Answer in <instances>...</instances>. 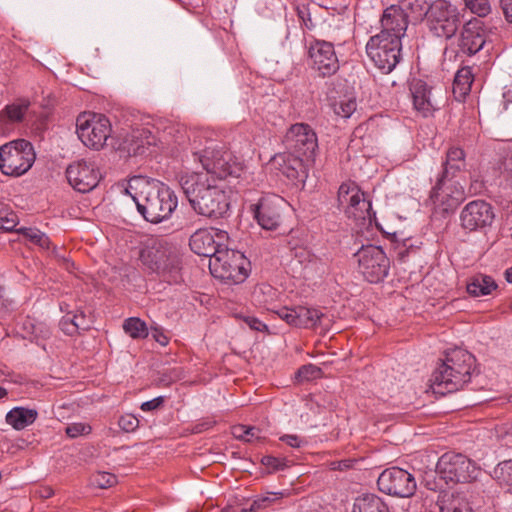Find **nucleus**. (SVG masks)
<instances>
[{
    "label": "nucleus",
    "mask_w": 512,
    "mask_h": 512,
    "mask_svg": "<svg viewBox=\"0 0 512 512\" xmlns=\"http://www.w3.org/2000/svg\"><path fill=\"white\" fill-rule=\"evenodd\" d=\"M125 192L135 202L140 215L153 224L170 218L178 205L177 196L168 185L144 176L132 177Z\"/></svg>",
    "instance_id": "obj_1"
},
{
    "label": "nucleus",
    "mask_w": 512,
    "mask_h": 512,
    "mask_svg": "<svg viewBox=\"0 0 512 512\" xmlns=\"http://www.w3.org/2000/svg\"><path fill=\"white\" fill-rule=\"evenodd\" d=\"M192 209L205 217H222L229 209L224 187L206 173L181 171L176 176Z\"/></svg>",
    "instance_id": "obj_2"
},
{
    "label": "nucleus",
    "mask_w": 512,
    "mask_h": 512,
    "mask_svg": "<svg viewBox=\"0 0 512 512\" xmlns=\"http://www.w3.org/2000/svg\"><path fill=\"white\" fill-rule=\"evenodd\" d=\"M475 369V357L467 350L455 348L446 353L445 359L431 376L434 393L445 395L462 389L470 382Z\"/></svg>",
    "instance_id": "obj_3"
},
{
    "label": "nucleus",
    "mask_w": 512,
    "mask_h": 512,
    "mask_svg": "<svg viewBox=\"0 0 512 512\" xmlns=\"http://www.w3.org/2000/svg\"><path fill=\"white\" fill-rule=\"evenodd\" d=\"M141 263L168 283L182 279V261L177 248L163 239H149L140 251Z\"/></svg>",
    "instance_id": "obj_4"
},
{
    "label": "nucleus",
    "mask_w": 512,
    "mask_h": 512,
    "mask_svg": "<svg viewBox=\"0 0 512 512\" xmlns=\"http://www.w3.org/2000/svg\"><path fill=\"white\" fill-rule=\"evenodd\" d=\"M211 274L227 284L243 283L250 272V261L237 250L220 249V252L209 260Z\"/></svg>",
    "instance_id": "obj_5"
},
{
    "label": "nucleus",
    "mask_w": 512,
    "mask_h": 512,
    "mask_svg": "<svg viewBox=\"0 0 512 512\" xmlns=\"http://www.w3.org/2000/svg\"><path fill=\"white\" fill-rule=\"evenodd\" d=\"M35 159L33 145L25 139L14 140L0 147V170L7 176L24 175L32 167Z\"/></svg>",
    "instance_id": "obj_6"
},
{
    "label": "nucleus",
    "mask_w": 512,
    "mask_h": 512,
    "mask_svg": "<svg viewBox=\"0 0 512 512\" xmlns=\"http://www.w3.org/2000/svg\"><path fill=\"white\" fill-rule=\"evenodd\" d=\"M436 472L446 484H457L476 480L481 469L465 455L447 452L438 459Z\"/></svg>",
    "instance_id": "obj_7"
},
{
    "label": "nucleus",
    "mask_w": 512,
    "mask_h": 512,
    "mask_svg": "<svg viewBox=\"0 0 512 512\" xmlns=\"http://www.w3.org/2000/svg\"><path fill=\"white\" fill-rule=\"evenodd\" d=\"M402 43L397 37L375 34L366 44V52L383 73H390L401 60Z\"/></svg>",
    "instance_id": "obj_8"
},
{
    "label": "nucleus",
    "mask_w": 512,
    "mask_h": 512,
    "mask_svg": "<svg viewBox=\"0 0 512 512\" xmlns=\"http://www.w3.org/2000/svg\"><path fill=\"white\" fill-rule=\"evenodd\" d=\"M338 207L344 213L356 221L372 222L375 213L372 211V203L366 198L365 193L352 181L340 185L337 193Z\"/></svg>",
    "instance_id": "obj_9"
},
{
    "label": "nucleus",
    "mask_w": 512,
    "mask_h": 512,
    "mask_svg": "<svg viewBox=\"0 0 512 512\" xmlns=\"http://www.w3.org/2000/svg\"><path fill=\"white\" fill-rule=\"evenodd\" d=\"M77 134L81 142L94 150L102 149L112 132L109 119L96 113H83L76 120Z\"/></svg>",
    "instance_id": "obj_10"
},
{
    "label": "nucleus",
    "mask_w": 512,
    "mask_h": 512,
    "mask_svg": "<svg viewBox=\"0 0 512 512\" xmlns=\"http://www.w3.org/2000/svg\"><path fill=\"white\" fill-rule=\"evenodd\" d=\"M358 272L370 283H379L388 275L390 261L379 246H362L355 254Z\"/></svg>",
    "instance_id": "obj_11"
},
{
    "label": "nucleus",
    "mask_w": 512,
    "mask_h": 512,
    "mask_svg": "<svg viewBox=\"0 0 512 512\" xmlns=\"http://www.w3.org/2000/svg\"><path fill=\"white\" fill-rule=\"evenodd\" d=\"M426 24L435 36L449 39L460 25V13L448 1L436 0L430 4Z\"/></svg>",
    "instance_id": "obj_12"
},
{
    "label": "nucleus",
    "mask_w": 512,
    "mask_h": 512,
    "mask_svg": "<svg viewBox=\"0 0 512 512\" xmlns=\"http://www.w3.org/2000/svg\"><path fill=\"white\" fill-rule=\"evenodd\" d=\"M377 486L382 493L399 498H410L417 490L415 477L399 467L383 470L377 478Z\"/></svg>",
    "instance_id": "obj_13"
},
{
    "label": "nucleus",
    "mask_w": 512,
    "mask_h": 512,
    "mask_svg": "<svg viewBox=\"0 0 512 512\" xmlns=\"http://www.w3.org/2000/svg\"><path fill=\"white\" fill-rule=\"evenodd\" d=\"M284 145L287 151L304 156L307 161H311L318 147L317 136L308 124L296 123L286 132Z\"/></svg>",
    "instance_id": "obj_14"
},
{
    "label": "nucleus",
    "mask_w": 512,
    "mask_h": 512,
    "mask_svg": "<svg viewBox=\"0 0 512 512\" xmlns=\"http://www.w3.org/2000/svg\"><path fill=\"white\" fill-rule=\"evenodd\" d=\"M459 218L464 230L474 232L491 226L495 213L490 203L484 200H473L463 207Z\"/></svg>",
    "instance_id": "obj_15"
},
{
    "label": "nucleus",
    "mask_w": 512,
    "mask_h": 512,
    "mask_svg": "<svg viewBox=\"0 0 512 512\" xmlns=\"http://www.w3.org/2000/svg\"><path fill=\"white\" fill-rule=\"evenodd\" d=\"M227 238L228 234L223 230L215 228L199 229L191 235L189 246L195 254L209 257L210 260L211 258H215L218 252H220V249L226 247L223 242L227 240Z\"/></svg>",
    "instance_id": "obj_16"
},
{
    "label": "nucleus",
    "mask_w": 512,
    "mask_h": 512,
    "mask_svg": "<svg viewBox=\"0 0 512 512\" xmlns=\"http://www.w3.org/2000/svg\"><path fill=\"white\" fill-rule=\"evenodd\" d=\"M66 178L73 189L87 193L98 185L101 175L94 162L79 160L66 168Z\"/></svg>",
    "instance_id": "obj_17"
},
{
    "label": "nucleus",
    "mask_w": 512,
    "mask_h": 512,
    "mask_svg": "<svg viewBox=\"0 0 512 512\" xmlns=\"http://www.w3.org/2000/svg\"><path fill=\"white\" fill-rule=\"evenodd\" d=\"M308 52L313 69L321 76H331L339 70V60L332 42L314 39Z\"/></svg>",
    "instance_id": "obj_18"
},
{
    "label": "nucleus",
    "mask_w": 512,
    "mask_h": 512,
    "mask_svg": "<svg viewBox=\"0 0 512 512\" xmlns=\"http://www.w3.org/2000/svg\"><path fill=\"white\" fill-rule=\"evenodd\" d=\"M430 197L435 205L440 206L443 211L449 212L465 199V191L459 182L453 181L452 177H439L432 188Z\"/></svg>",
    "instance_id": "obj_19"
},
{
    "label": "nucleus",
    "mask_w": 512,
    "mask_h": 512,
    "mask_svg": "<svg viewBox=\"0 0 512 512\" xmlns=\"http://www.w3.org/2000/svg\"><path fill=\"white\" fill-rule=\"evenodd\" d=\"M284 199L277 196L262 197L254 208V217L258 224L266 230H275L281 221Z\"/></svg>",
    "instance_id": "obj_20"
},
{
    "label": "nucleus",
    "mask_w": 512,
    "mask_h": 512,
    "mask_svg": "<svg viewBox=\"0 0 512 512\" xmlns=\"http://www.w3.org/2000/svg\"><path fill=\"white\" fill-rule=\"evenodd\" d=\"M305 162H308L304 156L294 155L290 151L275 155L272 160V166L279 170L292 182H304L307 177V168Z\"/></svg>",
    "instance_id": "obj_21"
},
{
    "label": "nucleus",
    "mask_w": 512,
    "mask_h": 512,
    "mask_svg": "<svg viewBox=\"0 0 512 512\" xmlns=\"http://www.w3.org/2000/svg\"><path fill=\"white\" fill-rule=\"evenodd\" d=\"M160 149H174L185 144L188 139L187 129L183 124L168 119L159 120L153 127Z\"/></svg>",
    "instance_id": "obj_22"
},
{
    "label": "nucleus",
    "mask_w": 512,
    "mask_h": 512,
    "mask_svg": "<svg viewBox=\"0 0 512 512\" xmlns=\"http://www.w3.org/2000/svg\"><path fill=\"white\" fill-rule=\"evenodd\" d=\"M410 23L405 18L401 9L396 5H391L384 9L380 18V32L379 35L388 37H397L398 40L405 36L408 25Z\"/></svg>",
    "instance_id": "obj_23"
},
{
    "label": "nucleus",
    "mask_w": 512,
    "mask_h": 512,
    "mask_svg": "<svg viewBox=\"0 0 512 512\" xmlns=\"http://www.w3.org/2000/svg\"><path fill=\"white\" fill-rule=\"evenodd\" d=\"M485 44V33L478 21L468 22L463 26L459 38V52L473 56L479 52Z\"/></svg>",
    "instance_id": "obj_24"
},
{
    "label": "nucleus",
    "mask_w": 512,
    "mask_h": 512,
    "mask_svg": "<svg viewBox=\"0 0 512 512\" xmlns=\"http://www.w3.org/2000/svg\"><path fill=\"white\" fill-rule=\"evenodd\" d=\"M242 170L241 163L231 151L224 148L218 162L206 164V174L219 183L228 176H238Z\"/></svg>",
    "instance_id": "obj_25"
},
{
    "label": "nucleus",
    "mask_w": 512,
    "mask_h": 512,
    "mask_svg": "<svg viewBox=\"0 0 512 512\" xmlns=\"http://www.w3.org/2000/svg\"><path fill=\"white\" fill-rule=\"evenodd\" d=\"M242 170L241 163L231 151L224 148L218 162L206 164V174L219 183L228 176H238Z\"/></svg>",
    "instance_id": "obj_26"
},
{
    "label": "nucleus",
    "mask_w": 512,
    "mask_h": 512,
    "mask_svg": "<svg viewBox=\"0 0 512 512\" xmlns=\"http://www.w3.org/2000/svg\"><path fill=\"white\" fill-rule=\"evenodd\" d=\"M291 269L299 277L311 278L315 273L321 270L320 260L307 248L299 247L293 251V257L290 261Z\"/></svg>",
    "instance_id": "obj_27"
},
{
    "label": "nucleus",
    "mask_w": 512,
    "mask_h": 512,
    "mask_svg": "<svg viewBox=\"0 0 512 512\" xmlns=\"http://www.w3.org/2000/svg\"><path fill=\"white\" fill-rule=\"evenodd\" d=\"M410 92L415 110L424 117L432 115L436 110V103L432 98L431 87L421 79H413L410 83Z\"/></svg>",
    "instance_id": "obj_28"
},
{
    "label": "nucleus",
    "mask_w": 512,
    "mask_h": 512,
    "mask_svg": "<svg viewBox=\"0 0 512 512\" xmlns=\"http://www.w3.org/2000/svg\"><path fill=\"white\" fill-rule=\"evenodd\" d=\"M30 106L29 100L20 99L0 111V135L10 133L14 126L23 121Z\"/></svg>",
    "instance_id": "obj_29"
},
{
    "label": "nucleus",
    "mask_w": 512,
    "mask_h": 512,
    "mask_svg": "<svg viewBox=\"0 0 512 512\" xmlns=\"http://www.w3.org/2000/svg\"><path fill=\"white\" fill-rule=\"evenodd\" d=\"M430 4V0H401L396 6L411 25H417L427 18Z\"/></svg>",
    "instance_id": "obj_30"
},
{
    "label": "nucleus",
    "mask_w": 512,
    "mask_h": 512,
    "mask_svg": "<svg viewBox=\"0 0 512 512\" xmlns=\"http://www.w3.org/2000/svg\"><path fill=\"white\" fill-rule=\"evenodd\" d=\"M128 151L133 155H141L145 153V149L150 146H157V137L155 130L149 128H141L133 130L129 136Z\"/></svg>",
    "instance_id": "obj_31"
},
{
    "label": "nucleus",
    "mask_w": 512,
    "mask_h": 512,
    "mask_svg": "<svg viewBox=\"0 0 512 512\" xmlns=\"http://www.w3.org/2000/svg\"><path fill=\"white\" fill-rule=\"evenodd\" d=\"M38 417L36 409L14 407L6 414V422L15 430H23L33 424Z\"/></svg>",
    "instance_id": "obj_32"
},
{
    "label": "nucleus",
    "mask_w": 512,
    "mask_h": 512,
    "mask_svg": "<svg viewBox=\"0 0 512 512\" xmlns=\"http://www.w3.org/2000/svg\"><path fill=\"white\" fill-rule=\"evenodd\" d=\"M466 166L465 153L459 147H451L446 153V160L443 163V171L439 177H452L462 171Z\"/></svg>",
    "instance_id": "obj_33"
},
{
    "label": "nucleus",
    "mask_w": 512,
    "mask_h": 512,
    "mask_svg": "<svg viewBox=\"0 0 512 512\" xmlns=\"http://www.w3.org/2000/svg\"><path fill=\"white\" fill-rule=\"evenodd\" d=\"M474 76L470 67L459 69L453 81V95L459 102L463 101L471 91Z\"/></svg>",
    "instance_id": "obj_34"
},
{
    "label": "nucleus",
    "mask_w": 512,
    "mask_h": 512,
    "mask_svg": "<svg viewBox=\"0 0 512 512\" xmlns=\"http://www.w3.org/2000/svg\"><path fill=\"white\" fill-rule=\"evenodd\" d=\"M352 512H389V509L378 495L364 494L356 498Z\"/></svg>",
    "instance_id": "obj_35"
},
{
    "label": "nucleus",
    "mask_w": 512,
    "mask_h": 512,
    "mask_svg": "<svg viewBox=\"0 0 512 512\" xmlns=\"http://www.w3.org/2000/svg\"><path fill=\"white\" fill-rule=\"evenodd\" d=\"M437 505L439 512H472L467 500L459 494L444 493L439 497Z\"/></svg>",
    "instance_id": "obj_36"
},
{
    "label": "nucleus",
    "mask_w": 512,
    "mask_h": 512,
    "mask_svg": "<svg viewBox=\"0 0 512 512\" xmlns=\"http://www.w3.org/2000/svg\"><path fill=\"white\" fill-rule=\"evenodd\" d=\"M323 316L324 314L317 309L297 306L295 307V327L314 328L321 323Z\"/></svg>",
    "instance_id": "obj_37"
},
{
    "label": "nucleus",
    "mask_w": 512,
    "mask_h": 512,
    "mask_svg": "<svg viewBox=\"0 0 512 512\" xmlns=\"http://www.w3.org/2000/svg\"><path fill=\"white\" fill-rule=\"evenodd\" d=\"M497 288L491 276L477 275L467 284V292L474 297L485 296Z\"/></svg>",
    "instance_id": "obj_38"
},
{
    "label": "nucleus",
    "mask_w": 512,
    "mask_h": 512,
    "mask_svg": "<svg viewBox=\"0 0 512 512\" xmlns=\"http://www.w3.org/2000/svg\"><path fill=\"white\" fill-rule=\"evenodd\" d=\"M224 148L225 147L223 145L210 142L203 150L193 152L194 161L199 162L206 171V164H216Z\"/></svg>",
    "instance_id": "obj_39"
},
{
    "label": "nucleus",
    "mask_w": 512,
    "mask_h": 512,
    "mask_svg": "<svg viewBox=\"0 0 512 512\" xmlns=\"http://www.w3.org/2000/svg\"><path fill=\"white\" fill-rule=\"evenodd\" d=\"M124 331L132 338H146L149 334L147 325L139 318L131 317L124 321Z\"/></svg>",
    "instance_id": "obj_40"
},
{
    "label": "nucleus",
    "mask_w": 512,
    "mask_h": 512,
    "mask_svg": "<svg viewBox=\"0 0 512 512\" xmlns=\"http://www.w3.org/2000/svg\"><path fill=\"white\" fill-rule=\"evenodd\" d=\"M275 297L276 290L271 285L268 284L258 285L253 292L254 300L259 305H263L266 308L269 307L268 305L271 304Z\"/></svg>",
    "instance_id": "obj_41"
},
{
    "label": "nucleus",
    "mask_w": 512,
    "mask_h": 512,
    "mask_svg": "<svg viewBox=\"0 0 512 512\" xmlns=\"http://www.w3.org/2000/svg\"><path fill=\"white\" fill-rule=\"evenodd\" d=\"M232 434L235 438L246 442H252L254 440L260 439V430L256 427L251 426H234L232 429Z\"/></svg>",
    "instance_id": "obj_42"
},
{
    "label": "nucleus",
    "mask_w": 512,
    "mask_h": 512,
    "mask_svg": "<svg viewBox=\"0 0 512 512\" xmlns=\"http://www.w3.org/2000/svg\"><path fill=\"white\" fill-rule=\"evenodd\" d=\"M20 231L33 243L39 245L41 248L49 249L50 239L49 237L35 228H21Z\"/></svg>",
    "instance_id": "obj_43"
},
{
    "label": "nucleus",
    "mask_w": 512,
    "mask_h": 512,
    "mask_svg": "<svg viewBox=\"0 0 512 512\" xmlns=\"http://www.w3.org/2000/svg\"><path fill=\"white\" fill-rule=\"evenodd\" d=\"M93 486L100 489H107L117 483V477L109 472H97L91 478Z\"/></svg>",
    "instance_id": "obj_44"
},
{
    "label": "nucleus",
    "mask_w": 512,
    "mask_h": 512,
    "mask_svg": "<svg viewBox=\"0 0 512 512\" xmlns=\"http://www.w3.org/2000/svg\"><path fill=\"white\" fill-rule=\"evenodd\" d=\"M17 224V216L0 202V229L11 231Z\"/></svg>",
    "instance_id": "obj_45"
},
{
    "label": "nucleus",
    "mask_w": 512,
    "mask_h": 512,
    "mask_svg": "<svg viewBox=\"0 0 512 512\" xmlns=\"http://www.w3.org/2000/svg\"><path fill=\"white\" fill-rule=\"evenodd\" d=\"M465 6L479 17H485L491 12L489 0H463Z\"/></svg>",
    "instance_id": "obj_46"
},
{
    "label": "nucleus",
    "mask_w": 512,
    "mask_h": 512,
    "mask_svg": "<svg viewBox=\"0 0 512 512\" xmlns=\"http://www.w3.org/2000/svg\"><path fill=\"white\" fill-rule=\"evenodd\" d=\"M357 103L354 98L342 99L334 105V111L343 118H349L356 110Z\"/></svg>",
    "instance_id": "obj_47"
},
{
    "label": "nucleus",
    "mask_w": 512,
    "mask_h": 512,
    "mask_svg": "<svg viewBox=\"0 0 512 512\" xmlns=\"http://www.w3.org/2000/svg\"><path fill=\"white\" fill-rule=\"evenodd\" d=\"M261 464L266 467L268 473L281 471L288 467V461L285 458H278L271 455L263 456Z\"/></svg>",
    "instance_id": "obj_48"
},
{
    "label": "nucleus",
    "mask_w": 512,
    "mask_h": 512,
    "mask_svg": "<svg viewBox=\"0 0 512 512\" xmlns=\"http://www.w3.org/2000/svg\"><path fill=\"white\" fill-rule=\"evenodd\" d=\"M321 369L313 364L301 366L296 372V379L299 382L310 381L320 376Z\"/></svg>",
    "instance_id": "obj_49"
},
{
    "label": "nucleus",
    "mask_w": 512,
    "mask_h": 512,
    "mask_svg": "<svg viewBox=\"0 0 512 512\" xmlns=\"http://www.w3.org/2000/svg\"><path fill=\"white\" fill-rule=\"evenodd\" d=\"M495 474L501 481L512 485V459L499 463L495 468Z\"/></svg>",
    "instance_id": "obj_50"
},
{
    "label": "nucleus",
    "mask_w": 512,
    "mask_h": 512,
    "mask_svg": "<svg viewBox=\"0 0 512 512\" xmlns=\"http://www.w3.org/2000/svg\"><path fill=\"white\" fill-rule=\"evenodd\" d=\"M118 425L124 432H134L139 426L138 418L133 414H124L118 420Z\"/></svg>",
    "instance_id": "obj_51"
},
{
    "label": "nucleus",
    "mask_w": 512,
    "mask_h": 512,
    "mask_svg": "<svg viewBox=\"0 0 512 512\" xmlns=\"http://www.w3.org/2000/svg\"><path fill=\"white\" fill-rule=\"evenodd\" d=\"M65 431L70 438H76L81 435L89 434L91 427L84 423H72L66 427Z\"/></svg>",
    "instance_id": "obj_52"
},
{
    "label": "nucleus",
    "mask_w": 512,
    "mask_h": 512,
    "mask_svg": "<svg viewBox=\"0 0 512 512\" xmlns=\"http://www.w3.org/2000/svg\"><path fill=\"white\" fill-rule=\"evenodd\" d=\"M267 310L275 313L280 319L284 320L287 324L295 327V307H282L278 310H274L267 307Z\"/></svg>",
    "instance_id": "obj_53"
},
{
    "label": "nucleus",
    "mask_w": 512,
    "mask_h": 512,
    "mask_svg": "<svg viewBox=\"0 0 512 512\" xmlns=\"http://www.w3.org/2000/svg\"><path fill=\"white\" fill-rule=\"evenodd\" d=\"M276 493H269L267 496L258 497L251 503L249 507V511L256 512L262 508L268 507L275 499H278L276 497Z\"/></svg>",
    "instance_id": "obj_54"
},
{
    "label": "nucleus",
    "mask_w": 512,
    "mask_h": 512,
    "mask_svg": "<svg viewBox=\"0 0 512 512\" xmlns=\"http://www.w3.org/2000/svg\"><path fill=\"white\" fill-rule=\"evenodd\" d=\"M60 328L66 335H74L79 332L78 327H76V324L74 323V320L71 316V314H67L60 320Z\"/></svg>",
    "instance_id": "obj_55"
},
{
    "label": "nucleus",
    "mask_w": 512,
    "mask_h": 512,
    "mask_svg": "<svg viewBox=\"0 0 512 512\" xmlns=\"http://www.w3.org/2000/svg\"><path fill=\"white\" fill-rule=\"evenodd\" d=\"M279 440L284 442L288 446H290L292 448H297V449L302 448L303 446H305L307 444V441L304 438H301L296 434L282 435L279 438Z\"/></svg>",
    "instance_id": "obj_56"
},
{
    "label": "nucleus",
    "mask_w": 512,
    "mask_h": 512,
    "mask_svg": "<svg viewBox=\"0 0 512 512\" xmlns=\"http://www.w3.org/2000/svg\"><path fill=\"white\" fill-rule=\"evenodd\" d=\"M164 403V397L163 396H158L152 400H149V401H146V402H143L141 404V410L142 411H153V410H156L158 409L162 404Z\"/></svg>",
    "instance_id": "obj_57"
},
{
    "label": "nucleus",
    "mask_w": 512,
    "mask_h": 512,
    "mask_svg": "<svg viewBox=\"0 0 512 512\" xmlns=\"http://www.w3.org/2000/svg\"><path fill=\"white\" fill-rule=\"evenodd\" d=\"M151 335L154 338V340L162 346H166L169 343V338L158 327H152Z\"/></svg>",
    "instance_id": "obj_58"
},
{
    "label": "nucleus",
    "mask_w": 512,
    "mask_h": 512,
    "mask_svg": "<svg viewBox=\"0 0 512 512\" xmlns=\"http://www.w3.org/2000/svg\"><path fill=\"white\" fill-rule=\"evenodd\" d=\"M500 8L506 21L512 23V0H500Z\"/></svg>",
    "instance_id": "obj_59"
},
{
    "label": "nucleus",
    "mask_w": 512,
    "mask_h": 512,
    "mask_svg": "<svg viewBox=\"0 0 512 512\" xmlns=\"http://www.w3.org/2000/svg\"><path fill=\"white\" fill-rule=\"evenodd\" d=\"M298 16L302 20V23L308 30H312L315 25L311 19L310 13L307 9L298 10Z\"/></svg>",
    "instance_id": "obj_60"
},
{
    "label": "nucleus",
    "mask_w": 512,
    "mask_h": 512,
    "mask_svg": "<svg viewBox=\"0 0 512 512\" xmlns=\"http://www.w3.org/2000/svg\"><path fill=\"white\" fill-rule=\"evenodd\" d=\"M245 322L248 324V326L251 329L256 330V331H263L264 329L267 328V326L262 321H260L259 319L255 318V317H247L245 319Z\"/></svg>",
    "instance_id": "obj_61"
},
{
    "label": "nucleus",
    "mask_w": 512,
    "mask_h": 512,
    "mask_svg": "<svg viewBox=\"0 0 512 512\" xmlns=\"http://www.w3.org/2000/svg\"><path fill=\"white\" fill-rule=\"evenodd\" d=\"M71 316L79 330H86L88 328L86 317L82 312L79 314H73Z\"/></svg>",
    "instance_id": "obj_62"
},
{
    "label": "nucleus",
    "mask_w": 512,
    "mask_h": 512,
    "mask_svg": "<svg viewBox=\"0 0 512 512\" xmlns=\"http://www.w3.org/2000/svg\"><path fill=\"white\" fill-rule=\"evenodd\" d=\"M403 247H404V250H400L399 251V255L400 257H404L405 255H407L409 253V251L411 249H414V248H417V246H415L411 239H405L404 242H403Z\"/></svg>",
    "instance_id": "obj_63"
},
{
    "label": "nucleus",
    "mask_w": 512,
    "mask_h": 512,
    "mask_svg": "<svg viewBox=\"0 0 512 512\" xmlns=\"http://www.w3.org/2000/svg\"><path fill=\"white\" fill-rule=\"evenodd\" d=\"M350 467V464H349V461H340V462H332L331 463V468L333 470H343V469H346V468H349Z\"/></svg>",
    "instance_id": "obj_64"
}]
</instances>
